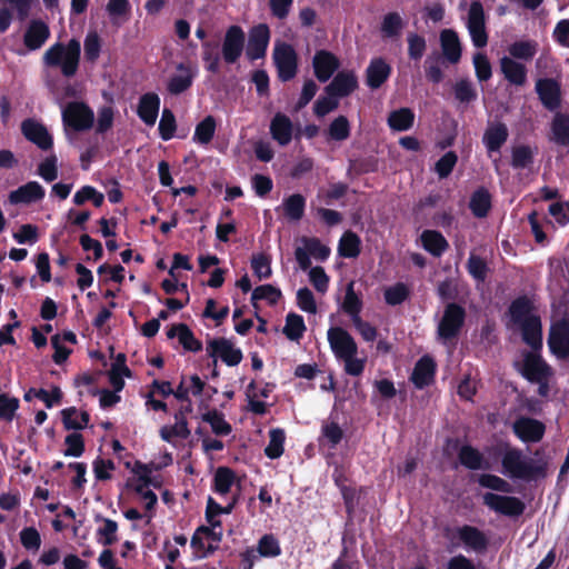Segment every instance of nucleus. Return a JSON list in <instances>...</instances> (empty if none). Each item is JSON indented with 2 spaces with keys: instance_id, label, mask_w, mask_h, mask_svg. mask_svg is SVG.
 Instances as JSON below:
<instances>
[{
  "instance_id": "obj_1",
  "label": "nucleus",
  "mask_w": 569,
  "mask_h": 569,
  "mask_svg": "<svg viewBox=\"0 0 569 569\" xmlns=\"http://www.w3.org/2000/svg\"><path fill=\"white\" fill-rule=\"evenodd\" d=\"M244 46L246 33L238 24L230 26L226 30L221 43L218 40H204L201 43L204 69L212 74L219 73L221 59L227 64L236 63L242 56Z\"/></svg>"
},
{
  "instance_id": "obj_2",
  "label": "nucleus",
  "mask_w": 569,
  "mask_h": 569,
  "mask_svg": "<svg viewBox=\"0 0 569 569\" xmlns=\"http://www.w3.org/2000/svg\"><path fill=\"white\" fill-rule=\"evenodd\" d=\"M81 54L80 41L71 39L67 44L56 42L46 50L42 60L49 68H60L61 73L67 77H73L79 68Z\"/></svg>"
},
{
  "instance_id": "obj_3",
  "label": "nucleus",
  "mask_w": 569,
  "mask_h": 569,
  "mask_svg": "<svg viewBox=\"0 0 569 569\" xmlns=\"http://www.w3.org/2000/svg\"><path fill=\"white\" fill-rule=\"evenodd\" d=\"M501 465L505 472L515 479L531 480L545 475L543 467L523 457L518 448H508L502 456Z\"/></svg>"
},
{
  "instance_id": "obj_4",
  "label": "nucleus",
  "mask_w": 569,
  "mask_h": 569,
  "mask_svg": "<svg viewBox=\"0 0 569 569\" xmlns=\"http://www.w3.org/2000/svg\"><path fill=\"white\" fill-rule=\"evenodd\" d=\"M62 122L66 131H87L94 123V113L86 102L71 101L62 110Z\"/></svg>"
},
{
  "instance_id": "obj_5",
  "label": "nucleus",
  "mask_w": 569,
  "mask_h": 569,
  "mask_svg": "<svg viewBox=\"0 0 569 569\" xmlns=\"http://www.w3.org/2000/svg\"><path fill=\"white\" fill-rule=\"evenodd\" d=\"M272 60L280 81L292 80L298 72V54L295 48L287 42H279L274 46Z\"/></svg>"
},
{
  "instance_id": "obj_6",
  "label": "nucleus",
  "mask_w": 569,
  "mask_h": 569,
  "mask_svg": "<svg viewBox=\"0 0 569 569\" xmlns=\"http://www.w3.org/2000/svg\"><path fill=\"white\" fill-rule=\"evenodd\" d=\"M466 317V309L462 306L449 302L438 325L439 337L447 341L456 339L465 326Z\"/></svg>"
},
{
  "instance_id": "obj_7",
  "label": "nucleus",
  "mask_w": 569,
  "mask_h": 569,
  "mask_svg": "<svg viewBox=\"0 0 569 569\" xmlns=\"http://www.w3.org/2000/svg\"><path fill=\"white\" fill-rule=\"evenodd\" d=\"M520 375L529 382L549 380L552 375L551 367L543 360L540 351H525L521 365L517 366Z\"/></svg>"
},
{
  "instance_id": "obj_8",
  "label": "nucleus",
  "mask_w": 569,
  "mask_h": 569,
  "mask_svg": "<svg viewBox=\"0 0 569 569\" xmlns=\"http://www.w3.org/2000/svg\"><path fill=\"white\" fill-rule=\"evenodd\" d=\"M50 37V27L46 21L42 19H31L23 32V46L26 49L16 50V53L23 56L27 51H38Z\"/></svg>"
},
{
  "instance_id": "obj_9",
  "label": "nucleus",
  "mask_w": 569,
  "mask_h": 569,
  "mask_svg": "<svg viewBox=\"0 0 569 569\" xmlns=\"http://www.w3.org/2000/svg\"><path fill=\"white\" fill-rule=\"evenodd\" d=\"M467 29L476 48H483L487 46L488 33L486 29V14L482 3L478 0L470 3Z\"/></svg>"
},
{
  "instance_id": "obj_10",
  "label": "nucleus",
  "mask_w": 569,
  "mask_h": 569,
  "mask_svg": "<svg viewBox=\"0 0 569 569\" xmlns=\"http://www.w3.org/2000/svg\"><path fill=\"white\" fill-rule=\"evenodd\" d=\"M207 352L212 358V365L217 367L218 358L227 366L234 367L242 361L243 355L241 349L236 348L227 338H214L208 341Z\"/></svg>"
},
{
  "instance_id": "obj_11",
  "label": "nucleus",
  "mask_w": 569,
  "mask_h": 569,
  "mask_svg": "<svg viewBox=\"0 0 569 569\" xmlns=\"http://www.w3.org/2000/svg\"><path fill=\"white\" fill-rule=\"evenodd\" d=\"M327 339L338 360L357 356V342L346 329L341 327H330L327 331Z\"/></svg>"
},
{
  "instance_id": "obj_12",
  "label": "nucleus",
  "mask_w": 569,
  "mask_h": 569,
  "mask_svg": "<svg viewBox=\"0 0 569 569\" xmlns=\"http://www.w3.org/2000/svg\"><path fill=\"white\" fill-rule=\"evenodd\" d=\"M482 499L483 505L490 510L507 517H519L526 509L523 501L513 496H501L493 492H486Z\"/></svg>"
},
{
  "instance_id": "obj_13",
  "label": "nucleus",
  "mask_w": 569,
  "mask_h": 569,
  "mask_svg": "<svg viewBox=\"0 0 569 569\" xmlns=\"http://www.w3.org/2000/svg\"><path fill=\"white\" fill-rule=\"evenodd\" d=\"M535 90L538 98L548 111H557L561 107V84L553 78H539L536 81Z\"/></svg>"
},
{
  "instance_id": "obj_14",
  "label": "nucleus",
  "mask_w": 569,
  "mask_h": 569,
  "mask_svg": "<svg viewBox=\"0 0 569 569\" xmlns=\"http://www.w3.org/2000/svg\"><path fill=\"white\" fill-rule=\"evenodd\" d=\"M547 343L558 359L569 358V319H561L550 327Z\"/></svg>"
},
{
  "instance_id": "obj_15",
  "label": "nucleus",
  "mask_w": 569,
  "mask_h": 569,
  "mask_svg": "<svg viewBox=\"0 0 569 569\" xmlns=\"http://www.w3.org/2000/svg\"><path fill=\"white\" fill-rule=\"evenodd\" d=\"M465 546L466 549L476 553H485L489 547L487 535L479 528L471 525H463L455 529V536Z\"/></svg>"
},
{
  "instance_id": "obj_16",
  "label": "nucleus",
  "mask_w": 569,
  "mask_h": 569,
  "mask_svg": "<svg viewBox=\"0 0 569 569\" xmlns=\"http://www.w3.org/2000/svg\"><path fill=\"white\" fill-rule=\"evenodd\" d=\"M270 40L269 27L260 23L253 27L249 32L248 44L246 49L247 58L256 61L264 58Z\"/></svg>"
},
{
  "instance_id": "obj_17",
  "label": "nucleus",
  "mask_w": 569,
  "mask_h": 569,
  "mask_svg": "<svg viewBox=\"0 0 569 569\" xmlns=\"http://www.w3.org/2000/svg\"><path fill=\"white\" fill-rule=\"evenodd\" d=\"M513 433L522 442H539L546 432V426L540 420L521 416L512 425Z\"/></svg>"
},
{
  "instance_id": "obj_18",
  "label": "nucleus",
  "mask_w": 569,
  "mask_h": 569,
  "mask_svg": "<svg viewBox=\"0 0 569 569\" xmlns=\"http://www.w3.org/2000/svg\"><path fill=\"white\" fill-rule=\"evenodd\" d=\"M21 132L24 138L34 143L39 149L48 151L53 147V138L48 129L33 119H26L21 123Z\"/></svg>"
},
{
  "instance_id": "obj_19",
  "label": "nucleus",
  "mask_w": 569,
  "mask_h": 569,
  "mask_svg": "<svg viewBox=\"0 0 569 569\" xmlns=\"http://www.w3.org/2000/svg\"><path fill=\"white\" fill-rule=\"evenodd\" d=\"M315 77L320 82H327L339 69V59L330 51L321 49L316 51L312 58Z\"/></svg>"
},
{
  "instance_id": "obj_20",
  "label": "nucleus",
  "mask_w": 569,
  "mask_h": 569,
  "mask_svg": "<svg viewBox=\"0 0 569 569\" xmlns=\"http://www.w3.org/2000/svg\"><path fill=\"white\" fill-rule=\"evenodd\" d=\"M441 48L440 56L449 64H458L462 56V46L457 31L453 29H443L439 34Z\"/></svg>"
},
{
  "instance_id": "obj_21",
  "label": "nucleus",
  "mask_w": 569,
  "mask_h": 569,
  "mask_svg": "<svg viewBox=\"0 0 569 569\" xmlns=\"http://www.w3.org/2000/svg\"><path fill=\"white\" fill-rule=\"evenodd\" d=\"M437 365L432 357L422 356L415 365L410 376L413 386L421 390L430 386L435 381Z\"/></svg>"
},
{
  "instance_id": "obj_22",
  "label": "nucleus",
  "mask_w": 569,
  "mask_h": 569,
  "mask_svg": "<svg viewBox=\"0 0 569 569\" xmlns=\"http://www.w3.org/2000/svg\"><path fill=\"white\" fill-rule=\"evenodd\" d=\"M358 88V80L352 71L338 72L331 82L325 88L328 96L345 98L351 94Z\"/></svg>"
},
{
  "instance_id": "obj_23",
  "label": "nucleus",
  "mask_w": 569,
  "mask_h": 569,
  "mask_svg": "<svg viewBox=\"0 0 569 569\" xmlns=\"http://www.w3.org/2000/svg\"><path fill=\"white\" fill-rule=\"evenodd\" d=\"M46 196L43 187L38 181H29L9 193V201L12 204L33 203L42 200Z\"/></svg>"
},
{
  "instance_id": "obj_24",
  "label": "nucleus",
  "mask_w": 569,
  "mask_h": 569,
  "mask_svg": "<svg viewBox=\"0 0 569 569\" xmlns=\"http://www.w3.org/2000/svg\"><path fill=\"white\" fill-rule=\"evenodd\" d=\"M509 130L506 123L495 122L489 123L485 130L482 142L489 153L499 152L502 146L507 142Z\"/></svg>"
},
{
  "instance_id": "obj_25",
  "label": "nucleus",
  "mask_w": 569,
  "mask_h": 569,
  "mask_svg": "<svg viewBox=\"0 0 569 569\" xmlns=\"http://www.w3.org/2000/svg\"><path fill=\"white\" fill-rule=\"evenodd\" d=\"M293 124L290 118L277 112L270 122V134L279 146H287L292 140Z\"/></svg>"
},
{
  "instance_id": "obj_26",
  "label": "nucleus",
  "mask_w": 569,
  "mask_h": 569,
  "mask_svg": "<svg viewBox=\"0 0 569 569\" xmlns=\"http://www.w3.org/2000/svg\"><path fill=\"white\" fill-rule=\"evenodd\" d=\"M391 67L382 58H373L366 70V83L372 89H379L390 77Z\"/></svg>"
},
{
  "instance_id": "obj_27",
  "label": "nucleus",
  "mask_w": 569,
  "mask_h": 569,
  "mask_svg": "<svg viewBox=\"0 0 569 569\" xmlns=\"http://www.w3.org/2000/svg\"><path fill=\"white\" fill-rule=\"evenodd\" d=\"M160 109V98L156 92L143 93L138 103L137 114L147 126H153Z\"/></svg>"
},
{
  "instance_id": "obj_28",
  "label": "nucleus",
  "mask_w": 569,
  "mask_h": 569,
  "mask_svg": "<svg viewBox=\"0 0 569 569\" xmlns=\"http://www.w3.org/2000/svg\"><path fill=\"white\" fill-rule=\"evenodd\" d=\"M500 71L505 79L516 87H521L527 81L526 66L510 57L505 56L500 59Z\"/></svg>"
},
{
  "instance_id": "obj_29",
  "label": "nucleus",
  "mask_w": 569,
  "mask_h": 569,
  "mask_svg": "<svg viewBox=\"0 0 569 569\" xmlns=\"http://www.w3.org/2000/svg\"><path fill=\"white\" fill-rule=\"evenodd\" d=\"M522 340L531 350L540 351L542 349V326L540 317H532L525 323L519 325Z\"/></svg>"
},
{
  "instance_id": "obj_30",
  "label": "nucleus",
  "mask_w": 569,
  "mask_h": 569,
  "mask_svg": "<svg viewBox=\"0 0 569 569\" xmlns=\"http://www.w3.org/2000/svg\"><path fill=\"white\" fill-rule=\"evenodd\" d=\"M420 241L422 248L436 258L441 257L449 249V242L437 230H423L420 234Z\"/></svg>"
},
{
  "instance_id": "obj_31",
  "label": "nucleus",
  "mask_w": 569,
  "mask_h": 569,
  "mask_svg": "<svg viewBox=\"0 0 569 569\" xmlns=\"http://www.w3.org/2000/svg\"><path fill=\"white\" fill-rule=\"evenodd\" d=\"M533 309V302L527 296H520L510 303L508 311L511 321L519 326L532 317H538L532 313Z\"/></svg>"
},
{
  "instance_id": "obj_32",
  "label": "nucleus",
  "mask_w": 569,
  "mask_h": 569,
  "mask_svg": "<svg viewBox=\"0 0 569 569\" xmlns=\"http://www.w3.org/2000/svg\"><path fill=\"white\" fill-rule=\"evenodd\" d=\"M177 71H179V73L171 76L167 84L168 91L174 96L187 91L193 82V74L187 64L182 62L179 63L177 66Z\"/></svg>"
},
{
  "instance_id": "obj_33",
  "label": "nucleus",
  "mask_w": 569,
  "mask_h": 569,
  "mask_svg": "<svg viewBox=\"0 0 569 569\" xmlns=\"http://www.w3.org/2000/svg\"><path fill=\"white\" fill-rule=\"evenodd\" d=\"M459 462L469 470L489 469L483 455L471 445H463L458 451Z\"/></svg>"
},
{
  "instance_id": "obj_34",
  "label": "nucleus",
  "mask_w": 569,
  "mask_h": 569,
  "mask_svg": "<svg viewBox=\"0 0 569 569\" xmlns=\"http://www.w3.org/2000/svg\"><path fill=\"white\" fill-rule=\"evenodd\" d=\"M491 194L483 188H478L470 197L469 208L476 218H485L491 209Z\"/></svg>"
},
{
  "instance_id": "obj_35",
  "label": "nucleus",
  "mask_w": 569,
  "mask_h": 569,
  "mask_svg": "<svg viewBox=\"0 0 569 569\" xmlns=\"http://www.w3.org/2000/svg\"><path fill=\"white\" fill-rule=\"evenodd\" d=\"M405 27V20L398 12H388L383 16L380 31L385 39H397Z\"/></svg>"
},
{
  "instance_id": "obj_36",
  "label": "nucleus",
  "mask_w": 569,
  "mask_h": 569,
  "mask_svg": "<svg viewBox=\"0 0 569 569\" xmlns=\"http://www.w3.org/2000/svg\"><path fill=\"white\" fill-rule=\"evenodd\" d=\"M361 252L360 237L353 231H346L339 240L338 253L343 258H357Z\"/></svg>"
},
{
  "instance_id": "obj_37",
  "label": "nucleus",
  "mask_w": 569,
  "mask_h": 569,
  "mask_svg": "<svg viewBox=\"0 0 569 569\" xmlns=\"http://www.w3.org/2000/svg\"><path fill=\"white\" fill-rule=\"evenodd\" d=\"M445 62L446 60H443L438 51H433L426 58L423 68L429 82L439 84L443 80L445 74L440 64Z\"/></svg>"
},
{
  "instance_id": "obj_38",
  "label": "nucleus",
  "mask_w": 569,
  "mask_h": 569,
  "mask_svg": "<svg viewBox=\"0 0 569 569\" xmlns=\"http://www.w3.org/2000/svg\"><path fill=\"white\" fill-rule=\"evenodd\" d=\"M216 129H217L216 118L213 116L209 114V116L204 117L196 126L192 140L199 144H203V146L209 144L214 137Z\"/></svg>"
},
{
  "instance_id": "obj_39",
  "label": "nucleus",
  "mask_w": 569,
  "mask_h": 569,
  "mask_svg": "<svg viewBox=\"0 0 569 569\" xmlns=\"http://www.w3.org/2000/svg\"><path fill=\"white\" fill-rule=\"evenodd\" d=\"M341 307L343 312L350 316L351 321L353 319L360 318L363 302L355 291L353 281H350L346 287V295Z\"/></svg>"
},
{
  "instance_id": "obj_40",
  "label": "nucleus",
  "mask_w": 569,
  "mask_h": 569,
  "mask_svg": "<svg viewBox=\"0 0 569 569\" xmlns=\"http://www.w3.org/2000/svg\"><path fill=\"white\" fill-rule=\"evenodd\" d=\"M415 122V113L410 108H400L391 111L388 117V124L395 131H407Z\"/></svg>"
},
{
  "instance_id": "obj_41",
  "label": "nucleus",
  "mask_w": 569,
  "mask_h": 569,
  "mask_svg": "<svg viewBox=\"0 0 569 569\" xmlns=\"http://www.w3.org/2000/svg\"><path fill=\"white\" fill-rule=\"evenodd\" d=\"M282 297L281 290L270 283L261 284L253 289L251 295V303L258 310V300H267L270 306L278 303Z\"/></svg>"
},
{
  "instance_id": "obj_42",
  "label": "nucleus",
  "mask_w": 569,
  "mask_h": 569,
  "mask_svg": "<svg viewBox=\"0 0 569 569\" xmlns=\"http://www.w3.org/2000/svg\"><path fill=\"white\" fill-rule=\"evenodd\" d=\"M236 481V472L229 467H219L213 476V490L227 495Z\"/></svg>"
},
{
  "instance_id": "obj_43",
  "label": "nucleus",
  "mask_w": 569,
  "mask_h": 569,
  "mask_svg": "<svg viewBox=\"0 0 569 569\" xmlns=\"http://www.w3.org/2000/svg\"><path fill=\"white\" fill-rule=\"evenodd\" d=\"M306 329L302 316L295 312L287 315L282 332L289 340L299 341L303 337Z\"/></svg>"
},
{
  "instance_id": "obj_44",
  "label": "nucleus",
  "mask_w": 569,
  "mask_h": 569,
  "mask_svg": "<svg viewBox=\"0 0 569 569\" xmlns=\"http://www.w3.org/2000/svg\"><path fill=\"white\" fill-rule=\"evenodd\" d=\"M306 198L300 193H293L283 201V212L287 219L298 221L303 217Z\"/></svg>"
},
{
  "instance_id": "obj_45",
  "label": "nucleus",
  "mask_w": 569,
  "mask_h": 569,
  "mask_svg": "<svg viewBox=\"0 0 569 569\" xmlns=\"http://www.w3.org/2000/svg\"><path fill=\"white\" fill-rule=\"evenodd\" d=\"M551 131L553 140L557 144L569 147V116L563 113H556Z\"/></svg>"
},
{
  "instance_id": "obj_46",
  "label": "nucleus",
  "mask_w": 569,
  "mask_h": 569,
  "mask_svg": "<svg viewBox=\"0 0 569 569\" xmlns=\"http://www.w3.org/2000/svg\"><path fill=\"white\" fill-rule=\"evenodd\" d=\"M94 520L97 522L102 521L103 526L98 528L97 535L100 537L99 541L103 546H112L114 542H117V531H118V523L117 521L104 518L101 515H97Z\"/></svg>"
},
{
  "instance_id": "obj_47",
  "label": "nucleus",
  "mask_w": 569,
  "mask_h": 569,
  "mask_svg": "<svg viewBox=\"0 0 569 569\" xmlns=\"http://www.w3.org/2000/svg\"><path fill=\"white\" fill-rule=\"evenodd\" d=\"M350 122L346 116L335 118L327 129L329 140L343 141L350 137Z\"/></svg>"
},
{
  "instance_id": "obj_48",
  "label": "nucleus",
  "mask_w": 569,
  "mask_h": 569,
  "mask_svg": "<svg viewBox=\"0 0 569 569\" xmlns=\"http://www.w3.org/2000/svg\"><path fill=\"white\" fill-rule=\"evenodd\" d=\"M269 443L264 448V455L269 459H278L283 453V443L286 440V433L283 429L276 428L269 431Z\"/></svg>"
},
{
  "instance_id": "obj_49",
  "label": "nucleus",
  "mask_w": 569,
  "mask_h": 569,
  "mask_svg": "<svg viewBox=\"0 0 569 569\" xmlns=\"http://www.w3.org/2000/svg\"><path fill=\"white\" fill-rule=\"evenodd\" d=\"M281 552L279 540L272 533H266L258 540L256 553L260 557L276 558Z\"/></svg>"
},
{
  "instance_id": "obj_50",
  "label": "nucleus",
  "mask_w": 569,
  "mask_h": 569,
  "mask_svg": "<svg viewBox=\"0 0 569 569\" xmlns=\"http://www.w3.org/2000/svg\"><path fill=\"white\" fill-rule=\"evenodd\" d=\"M202 420L211 426L213 433L217 436H228L232 430L231 425L226 421L223 413L216 409L203 413Z\"/></svg>"
},
{
  "instance_id": "obj_51",
  "label": "nucleus",
  "mask_w": 569,
  "mask_h": 569,
  "mask_svg": "<svg viewBox=\"0 0 569 569\" xmlns=\"http://www.w3.org/2000/svg\"><path fill=\"white\" fill-rule=\"evenodd\" d=\"M533 163V151L530 146L520 144L511 150V167L513 169H525Z\"/></svg>"
},
{
  "instance_id": "obj_52",
  "label": "nucleus",
  "mask_w": 569,
  "mask_h": 569,
  "mask_svg": "<svg viewBox=\"0 0 569 569\" xmlns=\"http://www.w3.org/2000/svg\"><path fill=\"white\" fill-rule=\"evenodd\" d=\"M87 201H91L94 207L99 208L103 204L104 196L92 186H83L74 193L73 203L82 206Z\"/></svg>"
},
{
  "instance_id": "obj_53",
  "label": "nucleus",
  "mask_w": 569,
  "mask_h": 569,
  "mask_svg": "<svg viewBox=\"0 0 569 569\" xmlns=\"http://www.w3.org/2000/svg\"><path fill=\"white\" fill-rule=\"evenodd\" d=\"M251 269L260 280L269 279L272 274L271 257L264 252L252 254Z\"/></svg>"
},
{
  "instance_id": "obj_54",
  "label": "nucleus",
  "mask_w": 569,
  "mask_h": 569,
  "mask_svg": "<svg viewBox=\"0 0 569 569\" xmlns=\"http://www.w3.org/2000/svg\"><path fill=\"white\" fill-rule=\"evenodd\" d=\"M408 57L412 61H420L427 50L426 38L416 32H409L407 36Z\"/></svg>"
},
{
  "instance_id": "obj_55",
  "label": "nucleus",
  "mask_w": 569,
  "mask_h": 569,
  "mask_svg": "<svg viewBox=\"0 0 569 569\" xmlns=\"http://www.w3.org/2000/svg\"><path fill=\"white\" fill-rule=\"evenodd\" d=\"M410 296V290L403 282L386 288L383 292L385 301L389 306H398L405 302Z\"/></svg>"
},
{
  "instance_id": "obj_56",
  "label": "nucleus",
  "mask_w": 569,
  "mask_h": 569,
  "mask_svg": "<svg viewBox=\"0 0 569 569\" xmlns=\"http://www.w3.org/2000/svg\"><path fill=\"white\" fill-rule=\"evenodd\" d=\"M20 407V400L0 392V421L11 422Z\"/></svg>"
},
{
  "instance_id": "obj_57",
  "label": "nucleus",
  "mask_w": 569,
  "mask_h": 569,
  "mask_svg": "<svg viewBox=\"0 0 569 569\" xmlns=\"http://www.w3.org/2000/svg\"><path fill=\"white\" fill-rule=\"evenodd\" d=\"M176 129H177V121H176L174 113L170 109L164 108L162 110L161 119L159 121V127H158L160 138L163 141L171 140L174 137Z\"/></svg>"
},
{
  "instance_id": "obj_58",
  "label": "nucleus",
  "mask_w": 569,
  "mask_h": 569,
  "mask_svg": "<svg viewBox=\"0 0 569 569\" xmlns=\"http://www.w3.org/2000/svg\"><path fill=\"white\" fill-rule=\"evenodd\" d=\"M478 483L482 488L491 489L499 492L509 493L512 491V487L507 480L491 473L480 475L478 477Z\"/></svg>"
},
{
  "instance_id": "obj_59",
  "label": "nucleus",
  "mask_w": 569,
  "mask_h": 569,
  "mask_svg": "<svg viewBox=\"0 0 569 569\" xmlns=\"http://www.w3.org/2000/svg\"><path fill=\"white\" fill-rule=\"evenodd\" d=\"M455 98L461 103H470L478 97L477 90L469 79H461L453 86Z\"/></svg>"
},
{
  "instance_id": "obj_60",
  "label": "nucleus",
  "mask_w": 569,
  "mask_h": 569,
  "mask_svg": "<svg viewBox=\"0 0 569 569\" xmlns=\"http://www.w3.org/2000/svg\"><path fill=\"white\" fill-rule=\"evenodd\" d=\"M509 53L515 59L531 60L537 53L535 41H516L509 47Z\"/></svg>"
},
{
  "instance_id": "obj_61",
  "label": "nucleus",
  "mask_w": 569,
  "mask_h": 569,
  "mask_svg": "<svg viewBox=\"0 0 569 569\" xmlns=\"http://www.w3.org/2000/svg\"><path fill=\"white\" fill-rule=\"evenodd\" d=\"M476 77L480 82L488 81L492 76L491 63L486 53L477 52L472 57Z\"/></svg>"
},
{
  "instance_id": "obj_62",
  "label": "nucleus",
  "mask_w": 569,
  "mask_h": 569,
  "mask_svg": "<svg viewBox=\"0 0 569 569\" xmlns=\"http://www.w3.org/2000/svg\"><path fill=\"white\" fill-rule=\"evenodd\" d=\"M467 270L475 280L482 282L487 278L489 268L481 257L471 253L467 261Z\"/></svg>"
},
{
  "instance_id": "obj_63",
  "label": "nucleus",
  "mask_w": 569,
  "mask_h": 569,
  "mask_svg": "<svg viewBox=\"0 0 569 569\" xmlns=\"http://www.w3.org/2000/svg\"><path fill=\"white\" fill-rule=\"evenodd\" d=\"M179 343L186 351L199 352L202 350V342L197 339L186 323H180Z\"/></svg>"
},
{
  "instance_id": "obj_64",
  "label": "nucleus",
  "mask_w": 569,
  "mask_h": 569,
  "mask_svg": "<svg viewBox=\"0 0 569 569\" xmlns=\"http://www.w3.org/2000/svg\"><path fill=\"white\" fill-rule=\"evenodd\" d=\"M458 162V156L455 151L446 152L435 164V171L440 179L451 174Z\"/></svg>"
}]
</instances>
